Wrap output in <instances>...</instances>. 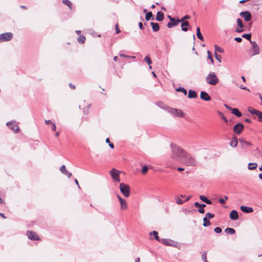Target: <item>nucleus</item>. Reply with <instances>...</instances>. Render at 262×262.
Listing matches in <instances>:
<instances>
[{
  "label": "nucleus",
  "instance_id": "nucleus-36",
  "mask_svg": "<svg viewBox=\"0 0 262 262\" xmlns=\"http://www.w3.org/2000/svg\"><path fill=\"white\" fill-rule=\"evenodd\" d=\"M176 91L182 92L185 95H187V91L183 87H179L176 89Z\"/></svg>",
  "mask_w": 262,
  "mask_h": 262
},
{
  "label": "nucleus",
  "instance_id": "nucleus-42",
  "mask_svg": "<svg viewBox=\"0 0 262 262\" xmlns=\"http://www.w3.org/2000/svg\"><path fill=\"white\" fill-rule=\"evenodd\" d=\"M190 18V16L189 15H186L183 16L181 19H179L180 23H182L183 21H186V19H189Z\"/></svg>",
  "mask_w": 262,
  "mask_h": 262
},
{
  "label": "nucleus",
  "instance_id": "nucleus-19",
  "mask_svg": "<svg viewBox=\"0 0 262 262\" xmlns=\"http://www.w3.org/2000/svg\"><path fill=\"white\" fill-rule=\"evenodd\" d=\"M229 216L230 218L233 220H237L239 217L237 211L234 210L231 211Z\"/></svg>",
  "mask_w": 262,
  "mask_h": 262
},
{
  "label": "nucleus",
  "instance_id": "nucleus-13",
  "mask_svg": "<svg viewBox=\"0 0 262 262\" xmlns=\"http://www.w3.org/2000/svg\"><path fill=\"white\" fill-rule=\"evenodd\" d=\"M239 15L242 17L244 18L245 20L246 21H249L251 19V14L250 12L248 11L241 12L239 13Z\"/></svg>",
  "mask_w": 262,
  "mask_h": 262
},
{
  "label": "nucleus",
  "instance_id": "nucleus-51",
  "mask_svg": "<svg viewBox=\"0 0 262 262\" xmlns=\"http://www.w3.org/2000/svg\"><path fill=\"white\" fill-rule=\"evenodd\" d=\"M215 58L220 62H221V56L219 55L216 53H214Z\"/></svg>",
  "mask_w": 262,
  "mask_h": 262
},
{
  "label": "nucleus",
  "instance_id": "nucleus-11",
  "mask_svg": "<svg viewBox=\"0 0 262 262\" xmlns=\"http://www.w3.org/2000/svg\"><path fill=\"white\" fill-rule=\"evenodd\" d=\"M169 113L173 115L174 116L179 117H183V113L181 110L177 109V108H169Z\"/></svg>",
  "mask_w": 262,
  "mask_h": 262
},
{
  "label": "nucleus",
  "instance_id": "nucleus-28",
  "mask_svg": "<svg viewBox=\"0 0 262 262\" xmlns=\"http://www.w3.org/2000/svg\"><path fill=\"white\" fill-rule=\"evenodd\" d=\"M196 92L192 90H190L188 92V98H195L196 97Z\"/></svg>",
  "mask_w": 262,
  "mask_h": 262
},
{
  "label": "nucleus",
  "instance_id": "nucleus-40",
  "mask_svg": "<svg viewBox=\"0 0 262 262\" xmlns=\"http://www.w3.org/2000/svg\"><path fill=\"white\" fill-rule=\"evenodd\" d=\"M216 52H218L219 53H223V52H224V50L222 48L215 45V53H216Z\"/></svg>",
  "mask_w": 262,
  "mask_h": 262
},
{
  "label": "nucleus",
  "instance_id": "nucleus-30",
  "mask_svg": "<svg viewBox=\"0 0 262 262\" xmlns=\"http://www.w3.org/2000/svg\"><path fill=\"white\" fill-rule=\"evenodd\" d=\"M203 225L204 227H208L211 225V223L209 221V219L207 218L206 217H204L203 218Z\"/></svg>",
  "mask_w": 262,
  "mask_h": 262
},
{
  "label": "nucleus",
  "instance_id": "nucleus-10",
  "mask_svg": "<svg viewBox=\"0 0 262 262\" xmlns=\"http://www.w3.org/2000/svg\"><path fill=\"white\" fill-rule=\"evenodd\" d=\"M6 125L15 133H17L19 130V127L15 121L8 122L6 123Z\"/></svg>",
  "mask_w": 262,
  "mask_h": 262
},
{
  "label": "nucleus",
  "instance_id": "nucleus-23",
  "mask_svg": "<svg viewBox=\"0 0 262 262\" xmlns=\"http://www.w3.org/2000/svg\"><path fill=\"white\" fill-rule=\"evenodd\" d=\"M189 26V23L187 21H183L181 23V30L183 31L186 32L188 31V28L186 27Z\"/></svg>",
  "mask_w": 262,
  "mask_h": 262
},
{
  "label": "nucleus",
  "instance_id": "nucleus-55",
  "mask_svg": "<svg viewBox=\"0 0 262 262\" xmlns=\"http://www.w3.org/2000/svg\"><path fill=\"white\" fill-rule=\"evenodd\" d=\"M219 114L222 115H221L222 119L223 120H224L225 121V122H227L228 120H227V118L221 113L219 112Z\"/></svg>",
  "mask_w": 262,
  "mask_h": 262
},
{
  "label": "nucleus",
  "instance_id": "nucleus-41",
  "mask_svg": "<svg viewBox=\"0 0 262 262\" xmlns=\"http://www.w3.org/2000/svg\"><path fill=\"white\" fill-rule=\"evenodd\" d=\"M228 199V196H224V199H223V198H220L219 200V202L220 204H224L226 202V201Z\"/></svg>",
  "mask_w": 262,
  "mask_h": 262
},
{
  "label": "nucleus",
  "instance_id": "nucleus-54",
  "mask_svg": "<svg viewBox=\"0 0 262 262\" xmlns=\"http://www.w3.org/2000/svg\"><path fill=\"white\" fill-rule=\"evenodd\" d=\"M234 40L238 42H241L242 41V38L239 37H237L234 38Z\"/></svg>",
  "mask_w": 262,
  "mask_h": 262
},
{
  "label": "nucleus",
  "instance_id": "nucleus-29",
  "mask_svg": "<svg viewBox=\"0 0 262 262\" xmlns=\"http://www.w3.org/2000/svg\"><path fill=\"white\" fill-rule=\"evenodd\" d=\"M145 19L147 21L149 20L150 19L153 20L154 19V17L153 15H152V14L151 12L149 11V12H147L146 14Z\"/></svg>",
  "mask_w": 262,
  "mask_h": 262
},
{
  "label": "nucleus",
  "instance_id": "nucleus-47",
  "mask_svg": "<svg viewBox=\"0 0 262 262\" xmlns=\"http://www.w3.org/2000/svg\"><path fill=\"white\" fill-rule=\"evenodd\" d=\"M106 142L107 143H108V145L111 148H114V144L113 143H112L110 141V139L108 138H107L106 139Z\"/></svg>",
  "mask_w": 262,
  "mask_h": 262
},
{
  "label": "nucleus",
  "instance_id": "nucleus-46",
  "mask_svg": "<svg viewBox=\"0 0 262 262\" xmlns=\"http://www.w3.org/2000/svg\"><path fill=\"white\" fill-rule=\"evenodd\" d=\"M148 168L147 166H144L142 167L141 172L143 174H145L147 172V171H148Z\"/></svg>",
  "mask_w": 262,
  "mask_h": 262
},
{
  "label": "nucleus",
  "instance_id": "nucleus-62",
  "mask_svg": "<svg viewBox=\"0 0 262 262\" xmlns=\"http://www.w3.org/2000/svg\"><path fill=\"white\" fill-rule=\"evenodd\" d=\"M139 28L141 30H143L144 29V28L143 27V25H142V23L141 22H140L139 23Z\"/></svg>",
  "mask_w": 262,
  "mask_h": 262
},
{
  "label": "nucleus",
  "instance_id": "nucleus-39",
  "mask_svg": "<svg viewBox=\"0 0 262 262\" xmlns=\"http://www.w3.org/2000/svg\"><path fill=\"white\" fill-rule=\"evenodd\" d=\"M194 205L195 207L204 208L206 206L205 204H200L199 202H195Z\"/></svg>",
  "mask_w": 262,
  "mask_h": 262
},
{
  "label": "nucleus",
  "instance_id": "nucleus-61",
  "mask_svg": "<svg viewBox=\"0 0 262 262\" xmlns=\"http://www.w3.org/2000/svg\"><path fill=\"white\" fill-rule=\"evenodd\" d=\"M239 88H240L241 89L247 90V91H250V90H249V89H247L246 87H245V86H242V85H241V86H239Z\"/></svg>",
  "mask_w": 262,
  "mask_h": 262
},
{
  "label": "nucleus",
  "instance_id": "nucleus-5",
  "mask_svg": "<svg viewBox=\"0 0 262 262\" xmlns=\"http://www.w3.org/2000/svg\"><path fill=\"white\" fill-rule=\"evenodd\" d=\"M250 43H251L252 45V47L250 49L251 55L252 56H254L258 54L260 52V50L257 43L255 41L252 40H250Z\"/></svg>",
  "mask_w": 262,
  "mask_h": 262
},
{
  "label": "nucleus",
  "instance_id": "nucleus-49",
  "mask_svg": "<svg viewBox=\"0 0 262 262\" xmlns=\"http://www.w3.org/2000/svg\"><path fill=\"white\" fill-rule=\"evenodd\" d=\"M171 23H173L174 26H176L178 25V24L180 23V20L179 19H176L174 18V20L171 21Z\"/></svg>",
  "mask_w": 262,
  "mask_h": 262
},
{
  "label": "nucleus",
  "instance_id": "nucleus-45",
  "mask_svg": "<svg viewBox=\"0 0 262 262\" xmlns=\"http://www.w3.org/2000/svg\"><path fill=\"white\" fill-rule=\"evenodd\" d=\"M144 60L146 62L148 65H150L151 63V60L150 58L148 56H146L144 58Z\"/></svg>",
  "mask_w": 262,
  "mask_h": 262
},
{
  "label": "nucleus",
  "instance_id": "nucleus-59",
  "mask_svg": "<svg viewBox=\"0 0 262 262\" xmlns=\"http://www.w3.org/2000/svg\"><path fill=\"white\" fill-rule=\"evenodd\" d=\"M119 56L120 57H124V58H129L130 57V56H129L128 55H124L123 54H120Z\"/></svg>",
  "mask_w": 262,
  "mask_h": 262
},
{
  "label": "nucleus",
  "instance_id": "nucleus-27",
  "mask_svg": "<svg viewBox=\"0 0 262 262\" xmlns=\"http://www.w3.org/2000/svg\"><path fill=\"white\" fill-rule=\"evenodd\" d=\"M238 141L237 139L234 137L232 138L231 141L230 142V146L232 147H235L237 145Z\"/></svg>",
  "mask_w": 262,
  "mask_h": 262
},
{
  "label": "nucleus",
  "instance_id": "nucleus-18",
  "mask_svg": "<svg viewBox=\"0 0 262 262\" xmlns=\"http://www.w3.org/2000/svg\"><path fill=\"white\" fill-rule=\"evenodd\" d=\"M239 142L242 144V146L243 148H247L251 145V143L250 142L246 141L244 139H239Z\"/></svg>",
  "mask_w": 262,
  "mask_h": 262
},
{
  "label": "nucleus",
  "instance_id": "nucleus-22",
  "mask_svg": "<svg viewBox=\"0 0 262 262\" xmlns=\"http://www.w3.org/2000/svg\"><path fill=\"white\" fill-rule=\"evenodd\" d=\"M164 19V14L161 11H158L157 14L156 20L159 21H161Z\"/></svg>",
  "mask_w": 262,
  "mask_h": 262
},
{
  "label": "nucleus",
  "instance_id": "nucleus-33",
  "mask_svg": "<svg viewBox=\"0 0 262 262\" xmlns=\"http://www.w3.org/2000/svg\"><path fill=\"white\" fill-rule=\"evenodd\" d=\"M225 231L229 234H233L235 232V230L232 228H227L225 230Z\"/></svg>",
  "mask_w": 262,
  "mask_h": 262
},
{
  "label": "nucleus",
  "instance_id": "nucleus-3",
  "mask_svg": "<svg viewBox=\"0 0 262 262\" xmlns=\"http://www.w3.org/2000/svg\"><path fill=\"white\" fill-rule=\"evenodd\" d=\"M219 79L214 72H211L206 77V81L208 84L215 85L219 82Z\"/></svg>",
  "mask_w": 262,
  "mask_h": 262
},
{
  "label": "nucleus",
  "instance_id": "nucleus-7",
  "mask_svg": "<svg viewBox=\"0 0 262 262\" xmlns=\"http://www.w3.org/2000/svg\"><path fill=\"white\" fill-rule=\"evenodd\" d=\"M248 110L249 112L251 114L256 115V116L258 117V121L260 122H262V112H260L259 111H257V110L253 108L252 107H249L248 108Z\"/></svg>",
  "mask_w": 262,
  "mask_h": 262
},
{
  "label": "nucleus",
  "instance_id": "nucleus-31",
  "mask_svg": "<svg viewBox=\"0 0 262 262\" xmlns=\"http://www.w3.org/2000/svg\"><path fill=\"white\" fill-rule=\"evenodd\" d=\"M62 3L67 6L70 10L73 8L72 3L69 0H63Z\"/></svg>",
  "mask_w": 262,
  "mask_h": 262
},
{
  "label": "nucleus",
  "instance_id": "nucleus-63",
  "mask_svg": "<svg viewBox=\"0 0 262 262\" xmlns=\"http://www.w3.org/2000/svg\"><path fill=\"white\" fill-rule=\"evenodd\" d=\"M225 106L226 107V108L230 110L231 111V110L233 109V108H232L231 107H230V106L227 105V104H225Z\"/></svg>",
  "mask_w": 262,
  "mask_h": 262
},
{
  "label": "nucleus",
  "instance_id": "nucleus-12",
  "mask_svg": "<svg viewBox=\"0 0 262 262\" xmlns=\"http://www.w3.org/2000/svg\"><path fill=\"white\" fill-rule=\"evenodd\" d=\"M27 235L28 238L31 241H38L39 239L38 235L33 231H27Z\"/></svg>",
  "mask_w": 262,
  "mask_h": 262
},
{
  "label": "nucleus",
  "instance_id": "nucleus-58",
  "mask_svg": "<svg viewBox=\"0 0 262 262\" xmlns=\"http://www.w3.org/2000/svg\"><path fill=\"white\" fill-rule=\"evenodd\" d=\"M53 122L50 120H45V124L47 125L51 124Z\"/></svg>",
  "mask_w": 262,
  "mask_h": 262
},
{
  "label": "nucleus",
  "instance_id": "nucleus-21",
  "mask_svg": "<svg viewBox=\"0 0 262 262\" xmlns=\"http://www.w3.org/2000/svg\"><path fill=\"white\" fill-rule=\"evenodd\" d=\"M165 245L173 246V241L167 238H162L160 241Z\"/></svg>",
  "mask_w": 262,
  "mask_h": 262
},
{
  "label": "nucleus",
  "instance_id": "nucleus-24",
  "mask_svg": "<svg viewBox=\"0 0 262 262\" xmlns=\"http://www.w3.org/2000/svg\"><path fill=\"white\" fill-rule=\"evenodd\" d=\"M150 25L152 27L153 31L157 32L159 30L160 27L158 23L151 22L150 23Z\"/></svg>",
  "mask_w": 262,
  "mask_h": 262
},
{
  "label": "nucleus",
  "instance_id": "nucleus-38",
  "mask_svg": "<svg viewBox=\"0 0 262 262\" xmlns=\"http://www.w3.org/2000/svg\"><path fill=\"white\" fill-rule=\"evenodd\" d=\"M78 40L79 43H83L85 40V37L83 35L79 36L78 38Z\"/></svg>",
  "mask_w": 262,
  "mask_h": 262
},
{
  "label": "nucleus",
  "instance_id": "nucleus-60",
  "mask_svg": "<svg viewBox=\"0 0 262 262\" xmlns=\"http://www.w3.org/2000/svg\"><path fill=\"white\" fill-rule=\"evenodd\" d=\"M202 258L203 259V260L206 262V261H207V257H206V255L205 254H203L202 255Z\"/></svg>",
  "mask_w": 262,
  "mask_h": 262
},
{
  "label": "nucleus",
  "instance_id": "nucleus-4",
  "mask_svg": "<svg viewBox=\"0 0 262 262\" xmlns=\"http://www.w3.org/2000/svg\"><path fill=\"white\" fill-rule=\"evenodd\" d=\"M120 189L121 193L125 197H128L130 195V187L129 185L124 183H121L120 184Z\"/></svg>",
  "mask_w": 262,
  "mask_h": 262
},
{
  "label": "nucleus",
  "instance_id": "nucleus-16",
  "mask_svg": "<svg viewBox=\"0 0 262 262\" xmlns=\"http://www.w3.org/2000/svg\"><path fill=\"white\" fill-rule=\"evenodd\" d=\"M201 98L204 101H209L211 100V97L209 94L204 91H202L200 94Z\"/></svg>",
  "mask_w": 262,
  "mask_h": 262
},
{
  "label": "nucleus",
  "instance_id": "nucleus-50",
  "mask_svg": "<svg viewBox=\"0 0 262 262\" xmlns=\"http://www.w3.org/2000/svg\"><path fill=\"white\" fill-rule=\"evenodd\" d=\"M222 230L220 227H216L214 229V231L217 233H220Z\"/></svg>",
  "mask_w": 262,
  "mask_h": 262
},
{
  "label": "nucleus",
  "instance_id": "nucleus-26",
  "mask_svg": "<svg viewBox=\"0 0 262 262\" xmlns=\"http://www.w3.org/2000/svg\"><path fill=\"white\" fill-rule=\"evenodd\" d=\"M231 113L237 117H240L242 116V113L236 108H233L231 110Z\"/></svg>",
  "mask_w": 262,
  "mask_h": 262
},
{
  "label": "nucleus",
  "instance_id": "nucleus-25",
  "mask_svg": "<svg viewBox=\"0 0 262 262\" xmlns=\"http://www.w3.org/2000/svg\"><path fill=\"white\" fill-rule=\"evenodd\" d=\"M200 200H201L202 201L204 202L205 203L208 205H210L212 204V201L209 199H208L205 196L201 195L199 196Z\"/></svg>",
  "mask_w": 262,
  "mask_h": 262
},
{
  "label": "nucleus",
  "instance_id": "nucleus-44",
  "mask_svg": "<svg viewBox=\"0 0 262 262\" xmlns=\"http://www.w3.org/2000/svg\"><path fill=\"white\" fill-rule=\"evenodd\" d=\"M242 37L248 39V40H249L250 41L251 40V34H244L243 35H242Z\"/></svg>",
  "mask_w": 262,
  "mask_h": 262
},
{
  "label": "nucleus",
  "instance_id": "nucleus-20",
  "mask_svg": "<svg viewBox=\"0 0 262 262\" xmlns=\"http://www.w3.org/2000/svg\"><path fill=\"white\" fill-rule=\"evenodd\" d=\"M240 208L243 212L245 213H251L253 211V208L250 207L241 206Z\"/></svg>",
  "mask_w": 262,
  "mask_h": 262
},
{
  "label": "nucleus",
  "instance_id": "nucleus-1",
  "mask_svg": "<svg viewBox=\"0 0 262 262\" xmlns=\"http://www.w3.org/2000/svg\"><path fill=\"white\" fill-rule=\"evenodd\" d=\"M171 154L168 165L169 167L174 168L175 167L172 166L171 164L172 163H180L186 152L176 144H171Z\"/></svg>",
  "mask_w": 262,
  "mask_h": 262
},
{
  "label": "nucleus",
  "instance_id": "nucleus-57",
  "mask_svg": "<svg viewBox=\"0 0 262 262\" xmlns=\"http://www.w3.org/2000/svg\"><path fill=\"white\" fill-rule=\"evenodd\" d=\"M198 211L200 213H204L205 212V210H204V208L201 207L199 209Z\"/></svg>",
  "mask_w": 262,
  "mask_h": 262
},
{
  "label": "nucleus",
  "instance_id": "nucleus-43",
  "mask_svg": "<svg viewBox=\"0 0 262 262\" xmlns=\"http://www.w3.org/2000/svg\"><path fill=\"white\" fill-rule=\"evenodd\" d=\"M207 58L211 60V63H213V60L212 55L209 51H207Z\"/></svg>",
  "mask_w": 262,
  "mask_h": 262
},
{
  "label": "nucleus",
  "instance_id": "nucleus-2",
  "mask_svg": "<svg viewBox=\"0 0 262 262\" xmlns=\"http://www.w3.org/2000/svg\"><path fill=\"white\" fill-rule=\"evenodd\" d=\"M180 163L186 166H195L197 162L194 157L186 152Z\"/></svg>",
  "mask_w": 262,
  "mask_h": 262
},
{
  "label": "nucleus",
  "instance_id": "nucleus-53",
  "mask_svg": "<svg viewBox=\"0 0 262 262\" xmlns=\"http://www.w3.org/2000/svg\"><path fill=\"white\" fill-rule=\"evenodd\" d=\"M51 128L53 131H55L56 129V125L54 123H52L51 124Z\"/></svg>",
  "mask_w": 262,
  "mask_h": 262
},
{
  "label": "nucleus",
  "instance_id": "nucleus-8",
  "mask_svg": "<svg viewBox=\"0 0 262 262\" xmlns=\"http://www.w3.org/2000/svg\"><path fill=\"white\" fill-rule=\"evenodd\" d=\"M120 171L113 168L110 171V174L112 178L116 182H120V179L119 178Z\"/></svg>",
  "mask_w": 262,
  "mask_h": 262
},
{
  "label": "nucleus",
  "instance_id": "nucleus-6",
  "mask_svg": "<svg viewBox=\"0 0 262 262\" xmlns=\"http://www.w3.org/2000/svg\"><path fill=\"white\" fill-rule=\"evenodd\" d=\"M13 34L10 32H6L0 34V42L8 41L12 39Z\"/></svg>",
  "mask_w": 262,
  "mask_h": 262
},
{
  "label": "nucleus",
  "instance_id": "nucleus-17",
  "mask_svg": "<svg viewBox=\"0 0 262 262\" xmlns=\"http://www.w3.org/2000/svg\"><path fill=\"white\" fill-rule=\"evenodd\" d=\"M60 170L61 173L66 175L69 178H71L72 176V173L69 171H68L66 169L65 165H63L60 168Z\"/></svg>",
  "mask_w": 262,
  "mask_h": 262
},
{
  "label": "nucleus",
  "instance_id": "nucleus-14",
  "mask_svg": "<svg viewBox=\"0 0 262 262\" xmlns=\"http://www.w3.org/2000/svg\"><path fill=\"white\" fill-rule=\"evenodd\" d=\"M117 198L120 202V208L121 210H125L127 208V204L125 199L122 198L120 196L117 195Z\"/></svg>",
  "mask_w": 262,
  "mask_h": 262
},
{
  "label": "nucleus",
  "instance_id": "nucleus-64",
  "mask_svg": "<svg viewBox=\"0 0 262 262\" xmlns=\"http://www.w3.org/2000/svg\"><path fill=\"white\" fill-rule=\"evenodd\" d=\"M245 121L247 123H251V120L249 119V118H246L245 120Z\"/></svg>",
  "mask_w": 262,
  "mask_h": 262
},
{
  "label": "nucleus",
  "instance_id": "nucleus-48",
  "mask_svg": "<svg viewBox=\"0 0 262 262\" xmlns=\"http://www.w3.org/2000/svg\"><path fill=\"white\" fill-rule=\"evenodd\" d=\"M214 214H212V213H211L210 212H207L206 214V216L207 218L209 219H212L214 217Z\"/></svg>",
  "mask_w": 262,
  "mask_h": 262
},
{
  "label": "nucleus",
  "instance_id": "nucleus-15",
  "mask_svg": "<svg viewBox=\"0 0 262 262\" xmlns=\"http://www.w3.org/2000/svg\"><path fill=\"white\" fill-rule=\"evenodd\" d=\"M236 21L238 27L236 28L235 31L238 33H241L244 31V25L243 24L242 20L240 18H237Z\"/></svg>",
  "mask_w": 262,
  "mask_h": 262
},
{
  "label": "nucleus",
  "instance_id": "nucleus-9",
  "mask_svg": "<svg viewBox=\"0 0 262 262\" xmlns=\"http://www.w3.org/2000/svg\"><path fill=\"white\" fill-rule=\"evenodd\" d=\"M244 126L242 123H237L233 127V132L237 135H239L243 130Z\"/></svg>",
  "mask_w": 262,
  "mask_h": 262
},
{
  "label": "nucleus",
  "instance_id": "nucleus-37",
  "mask_svg": "<svg viewBox=\"0 0 262 262\" xmlns=\"http://www.w3.org/2000/svg\"><path fill=\"white\" fill-rule=\"evenodd\" d=\"M175 200H176V203L179 205H181L185 202V201L182 200L179 196H176Z\"/></svg>",
  "mask_w": 262,
  "mask_h": 262
},
{
  "label": "nucleus",
  "instance_id": "nucleus-52",
  "mask_svg": "<svg viewBox=\"0 0 262 262\" xmlns=\"http://www.w3.org/2000/svg\"><path fill=\"white\" fill-rule=\"evenodd\" d=\"M167 26L168 28H172L174 27V25L171 22H169L167 23Z\"/></svg>",
  "mask_w": 262,
  "mask_h": 262
},
{
  "label": "nucleus",
  "instance_id": "nucleus-32",
  "mask_svg": "<svg viewBox=\"0 0 262 262\" xmlns=\"http://www.w3.org/2000/svg\"><path fill=\"white\" fill-rule=\"evenodd\" d=\"M196 35L199 39H200L201 40H203V36L201 33L200 29L199 27H198L196 28Z\"/></svg>",
  "mask_w": 262,
  "mask_h": 262
},
{
  "label": "nucleus",
  "instance_id": "nucleus-56",
  "mask_svg": "<svg viewBox=\"0 0 262 262\" xmlns=\"http://www.w3.org/2000/svg\"><path fill=\"white\" fill-rule=\"evenodd\" d=\"M115 27H116V34L119 33L120 32V29L118 28V24L116 25Z\"/></svg>",
  "mask_w": 262,
  "mask_h": 262
},
{
  "label": "nucleus",
  "instance_id": "nucleus-35",
  "mask_svg": "<svg viewBox=\"0 0 262 262\" xmlns=\"http://www.w3.org/2000/svg\"><path fill=\"white\" fill-rule=\"evenodd\" d=\"M150 234L151 235V234H153L155 236V239L159 241V242H160L161 239H160L159 236H158V233L157 231H153L152 232H151L150 233Z\"/></svg>",
  "mask_w": 262,
  "mask_h": 262
},
{
  "label": "nucleus",
  "instance_id": "nucleus-34",
  "mask_svg": "<svg viewBox=\"0 0 262 262\" xmlns=\"http://www.w3.org/2000/svg\"><path fill=\"white\" fill-rule=\"evenodd\" d=\"M257 166V164L255 163H250L248 164V169L250 170H254L256 168Z\"/></svg>",
  "mask_w": 262,
  "mask_h": 262
}]
</instances>
